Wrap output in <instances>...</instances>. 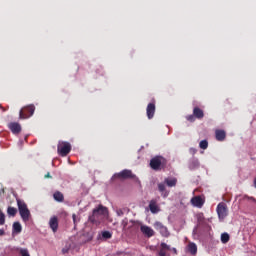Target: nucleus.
Returning <instances> with one entry per match:
<instances>
[{
  "instance_id": "nucleus-1",
  "label": "nucleus",
  "mask_w": 256,
  "mask_h": 256,
  "mask_svg": "<svg viewBox=\"0 0 256 256\" xmlns=\"http://www.w3.org/2000/svg\"><path fill=\"white\" fill-rule=\"evenodd\" d=\"M109 217V209L103 204H99L98 207L94 208L92 214L89 216L90 223L94 225H99L103 219H107Z\"/></svg>"
},
{
  "instance_id": "nucleus-2",
  "label": "nucleus",
  "mask_w": 256,
  "mask_h": 256,
  "mask_svg": "<svg viewBox=\"0 0 256 256\" xmlns=\"http://www.w3.org/2000/svg\"><path fill=\"white\" fill-rule=\"evenodd\" d=\"M149 166L153 171H163V169H167V159L161 155L154 156L150 160Z\"/></svg>"
},
{
  "instance_id": "nucleus-3",
  "label": "nucleus",
  "mask_w": 256,
  "mask_h": 256,
  "mask_svg": "<svg viewBox=\"0 0 256 256\" xmlns=\"http://www.w3.org/2000/svg\"><path fill=\"white\" fill-rule=\"evenodd\" d=\"M19 214L21 216V219L25 222L29 221V217H31V212L29 211V208H27V203H25L24 200H21L19 198L16 199Z\"/></svg>"
},
{
  "instance_id": "nucleus-4",
  "label": "nucleus",
  "mask_w": 256,
  "mask_h": 256,
  "mask_svg": "<svg viewBox=\"0 0 256 256\" xmlns=\"http://www.w3.org/2000/svg\"><path fill=\"white\" fill-rule=\"evenodd\" d=\"M35 113V105L24 106L19 112V119H29Z\"/></svg>"
},
{
  "instance_id": "nucleus-5",
  "label": "nucleus",
  "mask_w": 256,
  "mask_h": 256,
  "mask_svg": "<svg viewBox=\"0 0 256 256\" xmlns=\"http://www.w3.org/2000/svg\"><path fill=\"white\" fill-rule=\"evenodd\" d=\"M203 117H205V112L203 111V109L196 106L193 108V114L186 116V119L190 123H195L196 119L201 120V119H203Z\"/></svg>"
},
{
  "instance_id": "nucleus-6",
  "label": "nucleus",
  "mask_w": 256,
  "mask_h": 256,
  "mask_svg": "<svg viewBox=\"0 0 256 256\" xmlns=\"http://www.w3.org/2000/svg\"><path fill=\"white\" fill-rule=\"evenodd\" d=\"M216 212L218 215V219L220 221H224L225 217L229 215V209L227 208V204L225 202H220L217 205Z\"/></svg>"
},
{
  "instance_id": "nucleus-7",
  "label": "nucleus",
  "mask_w": 256,
  "mask_h": 256,
  "mask_svg": "<svg viewBox=\"0 0 256 256\" xmlns=\"http://www.w3.org/2000/svg\"><path fill=\"white\" fill-rule=\"evenodd\" d=\"M57 151L61 157H67V154L71 153V144L69 142H59Z\"/></svg>"
},
{
  "instance_id": "nucleus-8",
  "label": "nucleus",
  "mask_w": 256,
  "mask_h": 256,
  "mask_svg": "<svg viewBox=\"0 0 256 256\" xmlns=\"http://www.w3.org/2000/svg\"><path fill=\"white\" fill-rule=\"evenodd\" d=\"M137 176L133 174V171L124 169L119 173L114 174L113 179H136Z\"/></svg>"
},
{
  "instance_id": "nucleus-9",
  "label": "nucleus",
  "mask_w": 256,
  "mask_h": 256,
  "mask_svg": "<svg viewBox=\"0 0 256 256\" xmlns=\"http://www.w3.org/2000/svg\"><path fill=\"white\" fill-rule=\"evenodd\" d=\"M154 228L156 229V231H159L162 237H169V229H167V226L163 225V223L155 222Z\"/></svg>"
},
{
  "instance_id": "nucleus-10",
  "label": "nucleus",
  "mask_w": 256,
  "mask_h": 256,
  "mask_svg": "<svg viewBox=\"0 0 256 256\" xmlns=\"http://www.w3.org/2000/svg\"><path fill=\"white\" fill-rule=\"evenodd\" d=\"M140 231L145 235L146 237L150 238L155 235V230H153L151 227L147 225H141L140 226Z\"/></svg>"
},
{
  "instance_id": "nucleus-11",
  "label": "nucleus",
  "mask_w": 256,
  "mask_h": 256,
  "mask_svg": "<svg viewBox=\"0 0 256 256\" xmlns=\"http://www.w3.org/2000/svg\"><path fill=\"white\" fill-rule=\"evenodd\" d=\"M49 227L50 229H52L53 233H57V230L59 229V219L57 218V216H53L50 218Z\"/></svg>"
},
{
  "instance_id": "nucleus-12",
  "label": "nucleus",
  "mask_w": 256,
  "mask_h": 256,
  "mask_svg": "<svg viewBox=\"0 0 256 256\" xmlns=\"http://www.w3.org/2000/svg\"><path fill=\"white\" fill-rule=\"evenodd\" d=\"M146 115L148 119H153V117H155V102H151L147 105Z\"/></svg>"
},
{
  "instance_id": "nucleus-13",
  "label": "nucleus",
  "mask_w": 256,
  "mask_h": 256,
  "mask_svg": "<svg viewBox=\"0 0 256 256\" xmlns=\"http://www.w3.org/2000/svg\"><path fill=\"white\" fill-rule=\"evenodd\" d=\"M10 131L14 134V135H19V133H21V124L17 123V122H11L8 125Z\"/></svg>"
},
{
  "instance_id": "nucleus-14",
  "label": "nucleus",
  "mask_w": 256,
  "mask_h": 256,
  "mask_svg": "<svg viewBox=\"0 0 256 256\" xmlns=\"http://www.w3.org/2000/svg\"><path fill=\"white\" fill-rule=\"evenodd\" d=\"M167 251H171V246L167 245L165 242H162L160 244L159 256H167Z\"/></svg>"
},
{
  "instance_id": "nucleus-15",
  "label": "nucleus",
  "mask_w": 256,
  "mask_h": 256,
  "mask_svg": "<svg viewBox=\"0 0 256 256\" xmlns=\"http://www.w3.org/2000/svg\"><path fill=\"white\" fill-rule=\"evenodd\" d=\"M191 203L194 207H203V198L201 196H195L191 199Z\"/></svg>"
},
{
  "instance_id": "nucleus-16",
  "label": "nucleus",
  "mask_w": 256,
  "mask_h": 256,
  "mask_svg": "<svg viewBox=\"0 0 256 256\" xmlns=\"http://www.w3.org/2000/svg\"><path fill=\"white\" fill-rule=\"evenodd\" d=\"M158 191L161 192L162 197H169V192L167 191L165 183L158 184Z\"/></svg>"
},
{
  "instance_id": "nucleus-17",
  "label": "nucleus",
  "mask_w": 256,
  "mask_h": 256,
  "mask_svg": "<svg viewBox=\"0 0 256 256\" xmlns=\"http://www.w3.org/2000/svg\"><path fill=\"white\" fill-rule=\"evenodd\" d=\"M215 135L217 141H225V138L227 137V134L225 133L224 130H216Z\"/></svg>"
},
{
  "instance_id": "nucleus-18",
  "label": "nucleus",
  "mask_w": 256,
  "mask_h": 256,
  "mask_svg": "<svg viewBox=\"0 0 256 256\" xmlns=\"http://www.w3.org/2000/svg\"><path fill=\"white\" fill-rule=\"evenodd\" d=\"M53 198H54V200L57 201L58 203H63V201H65V196H64L63 193H61L60 191L54 192Z\"/></svg>"
},
{
  "instance_id": "nucleus-19",
  "label": "nucleus",
  "mask_w": 256,
  "mask_h": 256,
  "mask_svg": "<svg viewBox=\"0 0 256 256\" xmlns=\"http://www.w3.org/2000/svg\"><path fill=\"white\" fill-rule=\"evenodd\" d=\"M149 209H150L151 213H159V206H157V200L150 201Z\"/></svg>"
},
{
  "instance_id": "nucleus-20",
  "label": "nucleus",
  "mask_w": 256,
  "mask_h": 256,
  "mask_svg": "<svg viewBox=\"0 0 256 256\" xmlns=\"http://www.w3.org/2000/svg\"><path fill=\"white\" fill-rule=\"evenodd\" d=\"M188 251L191 253V255H197V244L194 242L188 243Z\"/></svg>"
},
{
  "instance_id": "nucleus-21",
  "label": "nucleus",
  "mask_w": 256,
  "mask_h": 256,
  "mask_svg": "<svg viewBox=\"0 0 256 256\" xmlns=\"http://www.w3.org/2000/svg\"><path fill=\"white\" fill-rule=\"evenodd\" d=\"M13 233L19 234L21 231H23V227L21 226V223L14 222L12 226Z\"/></svg>"
},
{
  "instance_id": "nucleus-22",
  "label": "nucleus",
  "mask_w": 256,
  "mask_h": 256,
  "mask_svg": "<svg viewBox=\"0 0 256 256\" xmlns=\"http://www.w3.org/2000/svg\"><path fill=\"white\" fill-rule=\"evenodd\" d=\"M164 183H166L168 187H175V185H177V178H165Z\"/></svg>"
},
{
  "instance_id": "nucleus-23",
  "label": "nucleus",
  "mask_w": 256,
  "mask_h": 256,
  "mask_svg": "<svg viewBox=\"0 0 256 256\" xmlns=\"http://www.w3.org/2000/svg\"><path fill=\"white\" fill-rule=\"evenodd\" d=\"M7 213L9 217H15V215H17V208L10 206L7 208Z\"/></svg>"
},
{
  "instance_id": "nucleus-24",
  "label": "nucleus",
  "mask_w": 256,
  "mask_h": 256,
  "mask_svg": "<svg viewBox=\"0 0 256 256\" xmlns=\"http://www.w3.org/2000/svg\"><path fill=\"white\" fill-rule=\"evenodd\" d=\"M17 251L19 252V255H21V256H31V254H29V250L27 248H18Z\"/></svg>"
},
{
  "instance_id": "nucleus-25",
  "label": "nucleus",
  "mask_w": 256,
  "mask_h": 256,
  "mask_svg": "<svg viewBox=\"0 0 256 256\" xmlns=\"http://www.w3.org/2000/svg\"><path fill=\"white\" fill-rule=\"evenodd\" d=\"M199 147H200V149L205 150V149H207V147H209V142L207 140H202L199 143Z\"/></svg>"
},
{
  "instance_id": "nucleus-26",
  "label": "nucleus",
  "mask_w": 256,
  "mask_h": 256,
  "mask_svg": "<svg viewBox=\"0 0 256 256\" xmlns=\"http://www.w3.org/2000/svg\"><path fill=\"white\" fill-rule=\"evenodd\" d=\"M230 236L227 233H223L221 235V242L222 243H229Z\"/></svg>"
},
{
  "instance_id": "nucleus-27",
  "label": "nucleus",
  "mask_w": 256,
  "mask_h": 256,
  "mask_svg": "<svg viewBox=\"0 0 256 256\" xmlns=\"http://www.w3.org/2000/svg\"><path fill=\"white\" fill-rule=\"evenodd\" d=\"M102 237H103V239H111V237H113V235L109 231H104V232H102Z\"/></svg>"
},
{
  "instance_id": "nucleus-28",
  "label": "nucleus",
  "mask_w": 256,
  "mask_h": 256,
  "mask_svg": "<svg viewBox=\"0 0 256 256\" xmlns=\"http://www.w3.org/2000/svg\"><path fill=\"white\" fill-rule=\"evenodd\" d=\"M0 225H5V213L0 210Z\"/></svg>"
},
{
  "instance_id": "nucleus-29",
  "label": "nucleus",
  "mask_w": 256,
  "mask_h": 256,
  "mask_svg": "<svg viewBox=\"0 0 256 256\" xmlns=\"http://www.w3.org/2000/svg\"><path fill=\"white\" fill-rule=\"evenodd\" d=\"M243 199L246 200V201H253V203H256V199H255V197H253V196H247V195H245V196L243 197Z\"/></svg>"
},
{
  "instance_id": "nucleus-30",
  "label": "nucleus",
  "mask_w": 256,
  "mask_h": 256,
  "mask_svg": "<svg viewBox=\"0 0 256 256\" xmlns=\"http://www.w3.org/2000/svg\"><path fill=\"white\" fill-rule=\"evenodd\" d=\"M123 229H127V225H129V220L127 218H124L121 223Z\"/></svg>"
},
{
  "instance_id": "nucleus-31",
  "label": "nucleus",
  "mask_w": 256,
  "mask_h": 256,
  "mask_svg": "<svg viewBox=\"0 0 256 256\" xmlns=\"http://www.w3.org/2000/svg\"><path fill=\"white\" fill-rule=\"evenodd\" d=\"M71 249V245H66L63 249H62V253L63 255H67V253H69V250Z\"/></svg>"
},
{
  "instance_id": "nucleus-32",
  "label": "nucleus",
  "mask_w": 256,
  "mask_h": 256,
  "mask_svg": "<svg viewBox=\"0 0 256 256\" xmlns=\"http://www.w3.org/2000/svg\"><path fill=\"white\" fill-rule=\"evenodd\" d=\"M116 213H117L118 217H123V215L125 214V212H123V210H121V209H118L116 211Z\"/></svg>"
},
{
  "instance_id": "nucleus-33",
  "label": "nucleus",
  "mask_w": 256,
  "mask_h": 256,
  "mask_svg": "<svg viewBox=\"0 0 256 256\" xmlns=\"http://www.w3.org/2000/svg\"><path fill=\"white\" fill-rule=\"evenodd\" d=\"M72 219H73L74 225H76L77 224V215L73 214Z\"/></svg>"
},
{
  "instance_id": "nucleus-34",
  "label": "nucleus",
  "mask_w": 256,
  "mask_h": 256,
  "mask_svg": "<svg viewBox=\"0 0 256 256\" xmlns=\"http://www.w3.org/2000/svg\"><path fill=\"white\" fill-rule=\"evenodd\" d=\"M3 235H5V230L0 229V237H3Z\"/></svg>"
},
{
  "instance_id": "nucleus-35",
  "label": "nucleus",
  "mask_w": 256,
  "mask_h": 256,
  "mask_svg": "<svg viewBox=\"0 0 256 256\" xmlns=\"http://www.w3.org/2000/svg\"><path fill=\"white\" fill-rule=\"evenodd\" d=\"M45 179H51V174L49 172L45 175Z\"/></svg>"
},
{
  "instance_id": "nucleus-36",
  "label": "nucleus",
  "mask_w": 256,
  "mask_h": 256,
  "mask_svg": "<svg viewBox=\"0 0 256 256\" xmlns=\"http://www.w3.org/2000/svg\"><path fill=\"white\" fill-rule=\"evenodd\" d=\"M203 219H204V218H203L202 216H199V217H198V223H202V222H203Z\"/></svg>"
},
{
  "instance_id": "nucleus-37",
  "label": "nucleus",
  "mask_w": 256,
  "mask_h": 256,
  "mask_svg": "<svg viewBox=\"0 0 256 256\" xmlns=\"http://www.w3.org/2000/svg\"><path fill=\"white\" fill-rule=\"evenodd\" d=\"M172 251L175 255H177V248H172Z\"/></svg>"
},
{
  "instance_id": "nucleus-38",
  "label": "nucleus",
  "mask_w": 256,
  "mask_h": 256,
  "mask_svg": "<svg viewBox=\"0 0 256 256\" xmlns=\"http://www.w3.org/2000/svg\"><path fill=\"white\" fill-rule=\"evenodd\" d=\"M132 225H137V222L131 221Z\"/></svg>"
},
{
  "instance_id": "nucleus-39",
  "label": "nucleus",
  "mask_w": 256,
  "mask_h": 256,
  "mask_svg": "<svg viewBox=\"0 0 256 256\" xmlns=\"http://www.w3.org/2000/svg\"><path fill=\"white\" fill-rule=\"evenodd\" d=\"M116 255H123V252H117Z\"/></svg>"
},
{
  "instance_id": "nucleus-40",
  "label": "nucleus",
  "mask_w": 256,
  "mask_h": 256,
  "mask_svg": "<svg viewBox=\"0 0 256 256\" xmlns=\"http://www.w3.org/2000/svg\"><path fill=\"white\" fill-rule=\"evenodd\" d=\"M1 193H5V188H2V189H1Z\"/></svg>"
}]
</instances>
